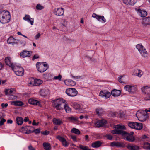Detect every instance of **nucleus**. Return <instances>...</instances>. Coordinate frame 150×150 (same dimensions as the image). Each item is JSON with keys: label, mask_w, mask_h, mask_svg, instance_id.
Returning <instances> with one entry per match:
<instances>
[{"label": "nucleus", "mask_w": 150, "mask_h": 150, "mask_svg": "<svg viewBox=\"0 0 150 150\" xmlns=\"http://www.w3.org/2000/svg\"><path fill=\"white\" fill-rule=\"evenodd\" d=\"M20 43L23 46H24L25 45L26 43V41L25 40H21L20 41Z\"/></svg>", "instance_id": "nucleus-57"}, {"label": "nucleus", "mask_w": 150, "mask_h": 150, "mask_svg": "<svg viewBox=\"0 0 150 150\" xmlns=\"http://www.w3.org/2000/svg\"><path fill=\"white\" fill-rule=\"evenodd\" d=\"M71 77L73 79H74L78 81L80 79L82 78L81 76H74L73 75H71Z\"/></svg>", "instance_id": "nucleus-48"}, {"label": "nucleus", "mask_w": 150, "mask_h": 150, "mask_svg": "<svg viewBox=\"0 0 150 150\" xmlns=\"http://www.w3.org/2000/svg\"><path fill=\"white\" fill-rule=\"evenodd\" d=\"M36 8L38 10H41L43 9L44 8V7L40 4H38L36 6Z\"/></svg>", "instance_id": "nucleus-52"}, {"label": "nucleus", "mask_w": 150, "mask_h": 150, "mask_svg": "<svg viewBox=\"0 0 150 150\" xmlns=\"http://www.w3.org/2000/svg\"><path fill=\"white\" fill-rule=\"evenodd\" d=\"M79 147L82 150H91L88 146L81 144L79 145Z\"/></svg>", "instance_id": "nucleus-46"}, {"label": "nucleus", "mask_w": 150, "mask_h": 150, "mask_svg": "<svg viewBox=\"0 0 150 150\" xmlns=\"http://www.w3.org/2000/svg\"><path fill=\"white\" fill-rule=\"evenodd\" d=\"M135 10L137 15L141 17H145L147 15V13L145 10L141 9L140 7L135 8Z\"/></svg>", "instance_id": "nucleus-12"}, {"label": "nucleus", "mask_w": 150, "mask_h": 150, "mask_svg": "<svg viewBox=\"0 0 150 150\" xmlns=\"http://www.w3.org/2000/svg\"><path fill=\"white\" fill-rule=\"evenodd\" d=\"M15 74L18 76H22L24 75V70L23 68L16 64L12 68Z\"/></svg>", "instance_id": "nucleus-10"}, {"label": "nucleus", "mask_w": 150, "mask_h": 150, "mask_svg": "<svg viewBox=\"0 0 150 150\" xmlns=\"http://www.w3.org/2000/svg\"><path fill=\"white\" fill-rule=\"evenodd\" d=\"M6 120L4 118L1 119L0 121V126L4 124V123L6 122Z\"/></svg>", "instance_id": "nucleus-55"}, {"label": "nucleus", "mask_w": 150, "mask_h": 150, "mask_svg": "<svg viewBox=\"0 0 150 150\" xmlns=\"http://www.w3.org/2000/svg\"><path fill=\"white\" fill-rule=\"evenodd\" d=\"M64 82L65 85L69 86H74L76 84V82L71 79L65 80Z\"/></svg>", "instance_id": "nucleus-23"}, {"label": "nucleus", "mask_w": 150, "mask_h": 150, "mask_svg": "<svg viewBox=\"0 0 150 150\" xmlns=\"http://www.w3.org/2000/svg\"><path fill=\"white\" fill-rule=\"evenodd\" d=\"M136 48L142 56L146 57L147 55V52L142 44H137L136 45Z\"/></svg>", "instance_id": "nucleus-9"}, {"label": "nucleus", "mask_w": 150, "mask_h": 150, "mask_svg": "<svg viewBox=\"0 0 150 150\" xmlns=\"http://www.w3.org/2000/svg\"><path fill=\"white\" fill-rule=\"evenodd\" d=\"M106 137L108 139L110 140H112L113 138L112 136L110 134H107Z\"/></svg>", "instance_id": "nucleus-56"}, {"label": "nucleus", "mask_w": 150, "mask_h": 150, "mask_svg": "<svg viewBox=\"0 0 150 150\" xmlns=\"http://www.w3.org/2000/svg\"><path fill=\"white\" fill-rule=\"evenodd\" d=\"M71 105L76 110H79L78 111L79 113L82 112L83 108L82 105L76 102H74L71 103Z\"/></svg>", "instance_id": "nucleus-19"}, {"label": "nucleus", "mask_w": 150, "mask_h": 150, "mask_svg": "<svg viewBox=\"0 0 150 150\" xmlns=\"http://www.w3.org/2000/svg\"><path fill=\"white\" fill-rule=\"evenodd\" d=\"M31 52L30 51H23L20 54L21 57L23 58L29 57L31 55Z\"/></svg>", "instance_id": "nucleus-24"}, {"label": "nucleus", "mask_w": 150, "mask_h": 150, "mask_svg": "<svg viewBox=\"0 0 150 150\" xmlns=\"http://www.w3.org/2000/svg\"><path fill=\"white\" fill-rule=\"evenodd\" d=\"M24 20L27 21L28 22H29L32 25H33L34 23V18H31L30 16L29 15H26L25 17L23 18Z\"/></svg>", "instance_id": "nucleus-28"}, {"label": "nucleus", "mask_w": 150, "mask_h": 150, "mask_svg": "<svg viewBox=\"0 0 150 150\" xmlns=\"http://www.w3.org/2000/svg\"><path fill=\"white\" fill-rule=\"evenodd\" d=\"M7 42L9 44H17L18 43V40L14 39L13 37H10L8 39Z\"/></svg>", "instance_id": "nucleus-31"}, {"label": "nucleus", "mask_w": 150, "mask_h": 150, "mask_svg": "<svg viewBox=\"0 0 150 150\" xmlns=\"http://www.w3.org/2000/svg\"><path fill=\"white\" fill-rule=\"evenodd\" d=\"M53 122L55 125H59L62 123V120L61 119L54 118Z\"/></svg>", "instance_id": "nucleus-36"}, {"label": "nucleus", "mask_w": 150, "mask_h": 150, "mask_svg": "<svg viewBox=\"0 0 150 150\" xmlns=\"http://www.w3.org/2000/svg\"><path fill=\"white\" fill-rule=\"evenodd\" d=\"M117 112H111V116L113 117L117 116Z\"/></svg>", "instance_id": "nucleus-58"}, {"label": "nucleus", "mask_w": 150, "mask_h": 150, "mask_svg": "<svg viewBox=\"0 0 150 150\" xmlns=\"http://www.w3.org/2000/svg\"><path fill=\"white\" fill-rule=\"evenodd\" d=\"M123 3L125 4H129V0H122Z\"/></svg>", "instance_id": "nucleus-59"}, {"label": "nucleus", "mask_w": 150, "mask_h": 150, "mask_svg": "<svg viewBox=\"0 0 150 150\" xmlns=\"http://www.w3.org/2000/svg\"><path fill=\"white\" fill-rule=\"evenodd\" d=\"M114 130H111V132L113 134H119L122 133V126L119 125H115L113 126Z\"/></svg>", "instance_id": "nucleus-13"}, {"label": "nucleus", "mask_w": 150, "mask_h": 150, "mask_svg": "<svg viewBox=\"0 0 150 150\" xmlns=\"http://www.w3.org/2000/svg\"><path fill=\"white\" fill-rule=\"evenodd\" d=\"M17 123L18 125H22L23 122V119L21 117H18L16 119Z\"/></svg>", "instance_id": "nucleus-37"}, {"label": "nucleus", "mask_w": 150, "mask_h": 150, "mask_svg": "<svg viewBox=\"0 0 150 150\" xmlns=\"http://www.w3.org/2000/svg\"><path fill=\"white\" fill-rule=\"evenodd\" d=\"M143 74V71L141 70L135 68L133 69L132 71V75L141 77Z\"/></svg>", "instance_id": "nucleus-15"}, {"label": "nucleus", "mask_w": 150, "mask_h": 150, "mask_svg": "<svg viewBox=\"0 0 150 150\" xmlns=\"http://www.w3.org/2000/svg\"><path fill=\"white\" fill-rule=\"evenodd\" d=\"M66 102L65 100L62 98L55 99L52 101V103L53 107L57 110H61L63 109L62 105Z\"/></svg>", "instance_id": "nucleus-3"}, {"label": "nucleus", "mask_w": 150, "mask_h": 150, "mask_svg": "<svg viewBox=\"0 0 150 150\" xmlns=\"http://www.w3.org/2000/svg\"><path fill=\"white\" fill-rule=\"evenodd\" d=\"M64 9L62 8H55L54 9V13L55 15L58 16H61L63 15Z\"/></svg>", "instance_id": "nucleus-20"}, {"label": "nucleus", "mask_w": 150, "mask_h": 150, "mask_svg": "<svg viewBox=\"0 0 150 150\" xmlns=\"http://www.w3.org/2000/svg\"><path fill=\"white\" fill-rule=\"evenodd\" d=\"M5 61L6 65L11 67L12 68L16 64L12 62L11 59L8 57H5Z\"/></svg>", "instance_id": "nucleus-22"}, {"label": "nucleus", "mask_w": 150, "mask_h": 150, "mask_svg": "<svg viewBox=\"0 0 150 150\" xmlns=\"http://www.w3.org/2000/svg\"><path fill=\"white\" fill-rule=\"evenodd\" d=\"M142 92L146 95L144 97L145 101H150V85L144 86L141 88Z\"/></svg>", "instance_id": "nucleus-4"}, {"label": "nucleus", "mask_w": 150, "mask_h": 150, "mask_svg": "<svg viewBox=\"0 0 150 150\" xmlns=\"http://www.w3.org/2000/svg\"><path fill=\"white\" fill-rule=\"evenodd\" d=\"M43 146L45 150H50L51 147L50 144L48 143L44 142Z\"/></svg>", "instance_id": "nucleus-38"}, {"label": "nucleus", "mask_w": 150, "mask_h": 150, "mask_svg": "<svg viewBox=\"0 0 150 150\" xmlns=\"http://www.w3.org/2000/svg\"><path fill=\"white\" fill-rule=\"evenodd\" d=\"M102 144L99 141H97L92 144V146L93 148H97L100 146Z\"/></svg>", "instance_id": "nucleus-35"}, {"label": "nucleus", "mask_w": 150, "mask_h": 150, "mask_svg": "<svg viewBox=\"0 0 150 150\" xmlns=\"http://www.w3.org/2000/svg\"><path fill=\"white\" fill-rule=\"evenodd\" d=\"M41 133L45 135H47L49 134V132L47 130H46L44 132H42Z\"/></svg>", "instance_id": "nucleus-61"}, {"label": "nucleus", "mask_w": 150, "mask_h": 150, "mask_svg": "<svg viewBox=\"0 0 150 150\" xmlns=\"http://www.w3.org/2000/svg\"><path fill=\"white\" fill-rule=\"evenodd\" d=\"M141 24L143 27H146L150 25V16L146 17L143 19L141 21Z\"/></svg>", "instance_id": "nucleus-18"}, {"label": "nucleus", "mask_w": 150, "mask_h": 150, "mask_svg": "<svg viewBox=\"0 0 150 150\" xmlns=\"http://www.w3.org/2000/svg\"><path fill=\"white\" fill-rule=\"evenodd\" d=\"M11 105L16 106H22L24 105V103L20 101H15L10 102Z\"/></svg>", "instance_id": "nucleus-27"}, {"label": "nucleus", "mask_w": 150, "mask_h": 150, "mask_svg": "<svg viewBox=\"0 0 150 150\" xmlns=\"http://www.w3.org/2000/svg\"><path fill=\"white\" fill-rule=\"evenodd\" d=\"M36 65L37 70L40 73L44 72L48 68L47 64L45 62H38L36 63Z\"/></svg>", "instance_id": "nucleus-6"}, {"label": "nucleus", "mask_w": 150, "mask_h": 150, "mask_svg": "<svg viewBox=\"0 0 150 150\" xmlns=\"http://www.w3.org/2000/svg\"><path fill=\"white\" fill-rule=\"evenodd\" d=\"M111 95L114 97L119 96L121 93V91L116 89H113L111 92Z\"/></svg>", "instance_id": "nucleus-30"}, {"label": "nucleus", "mask_w": 150, "mask_h": 150, "mask_svg": "<svg viewBox=\"0 0 150 150\" xmlns=\"http://www.w3.org/2000/svg\"><path fill=\"white\" fill-rule=\"evenodd\" d=\"M134 133L133 132L129 133H127L125 131H122V138L129 142H132L135 140V138L133 136Z\"/></svg>", "instance_id": "nucleus-5"}, {"label": "nucleus", "mask_w": 150, "mask_h": 150, "mask_svg": "<svg viewBox=\"0 0 150 150\" xmlns=\"http://www.w3.org/2000/svg\"><path fill=\"white\" fill-rule=\"evenodd\" d=\"M34 132L35 134H38L40 132V130L39 129H36L34 130H33V132Z\"/></svg>", "instance_id": "nucleus-60"}, {"label": "nucleus", "mask_w": 150, "mask_h": 150, "mask_svg": "<svg viewBox=\"0 0 150 150\" xmlns=\"http://www.w3.org/2000/svg\"><path fill=\"white\" fill-rule=\"evenodd\" d=\"M96 112L97 114L101 116L103 112V110L101 108H98L96 109Z\"/></svg>", "instance_id": "nucleus-39"}, {"label": "nucleus", "mask_w": 150, "mask_h": 150, "mask_svg": "<svg viewBox=\"0 0 150 150\" xmlns=\"http://www.w3.org/2000/svg\"><path fill=\"white\" fill-rule=\"evenodd\" d=\"M67 21L64 19H63L62 20V24L64 26H65L67 23Z\"/></svg>", "instance_id": "nucleus-54"}, {"label": "nucleus", "mask_w": 150, "mask_h": 150, "mask_svg": "<svg viewBox=\"0 0 150 150\" xmlns=\"http://www.w3.org/2000/svg\"><path fill=\"white\" fill-rule=\"evenodd\" d=\"M127 147L130 150H138L140 149L139 146L135 145L129 144L127 146Z\"/></svg>", "instance_id": "nucleus-29"}, {"label": "nucleus", "mask_w": 150, "mask_h": 150, "mask_svg": "<svg viewBox=\"0 0 150 150\" xmlns=\"http://www.w3.org/2000/svg\"><path fill=\"white\" fill-rule=\"evenodd\" d=\"M128 125L131 128L137 130H141L143 128L142 124L141 123L130 122H128Z\"/></svg>", "instance_id": "nucleus-8"}, {"label": "nucleus", "mask_w": 150, "mask_h": 150, "mask_svg": "<svg viewBox=\"0 0 150 150\" xmlns=\"http://www.w3.org/2000/svg\"><path fill=\"white\" fill-rule=\"evenodd\" d=\"M110 146L112 147H121L122 146V144L119 142H112L110 143Z\"/></svg>", "instance_id": "nucleus-34"}, {"label": "nucleus", "mask_w": 150, "mask_h": 150, "mask_svg": "<svg viewBox=\"0 0 150 150\" xmlns=\"http://www.w3.org/2000/svg\"><path fill=\"white\" fill-rule=\"evenodd\" d=\"M68 119L70 121H76L78 119L77 118L74 117H70L68 118Z\"/></svg>", "instance_id": "nucleus-53"}, {"label": "nucleus", "mask_w": 150, "mask_h": 150, "mask_svg": "<svg viewBox=\"0 0 150 150\" xmlns=\"http://www.w3.org/2000/svg\"><path fill=\"white\" fill-rule=\"evenodd\" d=\"M143 148L146 150H150V143L148 142H145L143 145Z\"/></svg>", "instance_id": "nucleus-42"}, {"label": "nucleus", "mask_w": 150, "mask_h": 150, "mask_svg": "<svg viewBox=\"0 0 150 150\" xmlns=\"http://www.w3.org/2000/svg\"><path fill=\"white\" fill-rule=\"evenodd\" d=\"M18 93H17L16 94H13L10 95L9 98L12 100H16L18 99Z\"/></svg>", "instance_id": "nucleus-40"}, {"label": "nucleus", "mask_w": 150, "mask_h": 150, "mask_svg": "<svg viewBox=\"0 0 150 150\" xmlns=\"http://www.w3.org/2000/svg\"><path fill=\"white\" fill-rule=\"evenodd\" d=\"M64 109L67 113H69L71 112V109L67 104H65L64 105Z\"/></svg>", "instance_id": "nucleus-45"}, {"label": "nucleus", "mask_w": 150, "mask_h": 150, "mask_svg": "<svg viewBox=\"0 0 150 150\" xmlns=\"http://www.w3.org/2000/svg\"><path fill=\"white\" fill-rule=\"evenodd\" d=\"M39 56L38 54H35L33 56V60H34L35 59L39 58Z\"/></svg>", "instance_id": "nucleus-63"}, {"label": "nucleus", "mask_w": 150, "mask_h": 150, "mask_svg": "<svg viewBox=\"0 0 150 150\" xmlns=\"http://www.w3.org/2000/svg\"><path fill=\"white\" fill-rule=\"evenodd\" d=\"M11 15L9 12L6 10L0 11V22L2 24L7 23L9 22Z\"/></svg>", "instance_id": "nucleus-1"}, {"label": "nucleus", "mask_w": 150, "mask_h": 150, "mask_svg": "<svg viewBox=\"0 0 150 150\" xmlns=\"http://www.w3.org/2000/svg\"><path fill=\"white\" fill-rule=\"evenodd\" d=\"M62 78V76L61 75L59 74L58 76H55L54 77L53 79L54 80H57L59 81H60L61 80Z\"/></svg>", "instance_id": "nucleus-49"}, {"label": "nucleus", "mask_w": 150, "mask_h": 150, "mask_svg": "<svg viewBox=\"0 0 150 150\" xmlns=\"http://www.w3.org/2000/svg\"><path fill=\"white\" fill-rule=\"evenodd\" d=\"M16 93L15 89L14 88H11L9 89H6L5 91V93L6 95H10L16 94Z\"/></svg>", "instance_id": "nucleus-26"}, {"label": "nucleus", "mask_w": 150, "mask_h": 150, "mask_svg": "<svg viewBox=\"0 0 150 150\" xmlns=\"http://www.w3.org/2000/svg\"><path fill=\"white\" fill-rule=\"evenodd\" d=\"M8 106V104L7 103L4 104L3 103L1 104V106L2 108H6Z\"/></svg>", "instance_id": "nucleus-62"}, {"label": "nucleus", "mask_w": 150, "mask_h": 150, "mask_svg": "<svg viewBox=\"0 0 150 150\" xmlns=\"http://www.w3.org/2000/svg\"><path fill=\"white\" fill-rule=\"evenodd\" d=\"M106 123L107 121L104 119L97 120L96 122L95 125L97 127H100L104 126Z\"/></svg>", "instance_id": "nucleus-21"}, {"label": "nucleus", "mask_w": 150, "mask_h": 150, "mask_svg": "<svg viewBox=\"0 0 150 150\" xmlns=\"http://www.w3.org/2000/svg\"><path fill=\"white\" fill-rule=\"evenodd\" d=\"M99 96L101 98L107 99L111 96V93L108 91L105 90L101 91L99 93Z\"/></svg>", "instance_id": "nucleus-14"}, {"label": "nucleus", "mask_w": 150, "mask_h": 150, "mask_svg": "<svg viewBox=\"0 0 150 150\" xmlns=\"http://www.w3.org/2000/svg\"><path fill=\"white\" fill-rule=\"evenodd\" d=\"M124 89L132 94L136 93L138 90L137 86L134 85H126L124 87Z\"/></svg>", "instance_id": "nucleus-7"}, {"label": "nucleus", "mask_w": 150, "mask_h": 150, "mask_svg": "<svg viewBox=\"0 0 150 150\" xmlns=\"http://www.w3.org/2000/svg\"><path fill=\"white\" fill-rule=\"evenodd\" d=\"M71 132L74 133L77 135H79L80 134V131L78 129L75 128H73L71 130Z\"/></svg>", "instance_id": "nucleus-41"}, {"label": "nucleus", "mask_w": 150, "mask_h": 150, "mask_svg": "<svg viewBox=\"0 0 150 150\" xmlns=\"http://www.w3.org/2000/svg\"><path fill=\"white\" fill-rule=\"evenodd\" d=\"M92 17L96 18L98 21L100 22H101L102 23H105L106 21V19L103 16L98 15L94 13L92 15Z\"/></svg>", "instance_id": "nucleus-17"}, {"label": "nucleus", "mask_w": 150, "mask_h": 150, "mask_svg": "<svg viewBox=\"0 0 150 150\" xmlns=\"http://www.w3.org/2000/svg\"><path fill=\"white\" fill-rule=\"evenodd\" d=\"M66 94L69 96L74 97L78 94V92L75 88H69L67 89L65 91Z\"/></svg>", "instance_id": "nucleus-11"}, {"label": "nucleus", "mask_w": 150, "mask_h": 150, "mask_svg": "<svg viewBox=\"0 0 150 150\" xmlns=\"http://www.w3.org/2000/svg\"><path fill=\"white\" fill-rule=\"evenodd\" d=\"M136 115L138 120L140 122L146 121L149 117L148 113L142 110H138L136 114Z\"/></svg>", "instance_id": "nucleus-2"}, {"label": "nucleus", "mask_w": 150, "mask_h": 150, "mask_svg": "<svg viewBox=\"0 0 150 150\" xmlns=\"http://www.w3.org/2000/svg\"><path fill=\"white\" fill-rule=\"evenodd\" d=\"M71 137L73 141L77 142L78 139L77 136L74 135H71Z\"/></svg>", "instance_id": "nucleus-50"}, {"label": "nucleus", "mask_w": 150, "mask_h": 150, "mask_svg": "<svg viewBox=\"0 0 150 150\" xmlns=\"http://www.w3.org/2000/svg\"><path fill=\"white\" fill-rule=\"evenodd\" d=\"M35 85L36 86L41 84L43 83V81L41 80L40 79H35Z\"/></svg>", "instance_id": "nucleus-44"}, {"label": "nucleus", "mask_w": 150, "mask_h": 150, "mask_svg": "<svg viewBox=\"0 0 150 150\" xmlns=\"http://www.w3.org/2000/svg\"><path fill=\"white\" fill-rule=\"evenodd\" d=\"M29 127L26 126L24 127H22L20 129V131L21 132H23L24 133L29 134L32 132V131L30 130H28V128Z\"/></svg>", "instance_id": "nucleus-32"}, {"label": "nucleus", "mask_w": 150, "mask_h": 150, "mask_svg": "<svg viewBox=\"0 0 150 150\" xmlns=\"http://www.w3.org/2000/svg\"><path fill=\"white\" fill-rule=\"evenodd\" d=\"M129 5L133 6L137 3V0H129Z\"/></svg>", "instance_id": "nucleus-51"}, {"label": "nucleus", "mask_w": 150, "mask_h": 150, "mask_svg": "<svg viewBox=\"0 0 150 150\" xmlns=\"http://www.w3.org/2000/svg\"><path fill=\"white\" fill-rule=\"evenodd\" d=\"M28 102L29 104L34 105H39L40 104V103L38 101L32 99H29L28 100Z\"/></svg>", "instance_id": "nucleus-33"}, {"label": "nucleus", "mask_w": 150, "mask_h": 150, "mask_svg": "<svg viewBox=\"0 0 150 150\" xmlns=\"http://www.w3.org/2000/svg\"><path fill=\"white\" fill-rule=\"evenodd\" d=\"M56 138L61 142L63 146L67 147L69 146V143L63 137L60 135H58L56 137Z\"/></svg>", "instance_id": "nucleus-16"}, {"label": "nucleus", "mask_w": 150, "mask_h": 150, "mask_svg": "<svg viewBox=\"0 0 150 150\" xmlns=\"http://www.w3.org/2000/svg\"><path fill=\"white\" fill-rule=\"evenodd\" d=\"M141 139L142 141H148L149 139V137L145 135H142L141 137Z\"/></svg>", "instance_id": "nucleus-47"}, {"label": "nucleus", "mask_w": 150, "mask_h": 150, "mask_svg": "<svg viewBox=\"0 0 150 150\" xmlns=\"http://www.w3.org/2000/svg\"><path fill=\"white\" fill-rule=\"evenodd\" d=\"M35 79L33 78L30 79L29 81L28 85L29 86H35Z\"/></svg>", "instance_id": "nucleus-43"}, {"label": "nucleus", "mask_w": 150, "mask_h": 150, "mask_svg": "<svg viewBox=\"0 0 150 150\" xmlns=\"http://www.w3.org/2000/svg\"><path fill=\"white\" fill-rule=\"evenodd\" d=\"M40 93L42 96H45L49 93V89L46 88L42 89L40 90Z\"/></svg>", "instance_id": "nucleus-25"}, {"label": "nucleus", "mask_w": 150, "mask_h": 150, "mask_svg": "<svg viewBox=\"0 0 150 150\" xmlns=\"http://www.w3.org/2000/svg\"><path fill=\"white\" fill-rule=\"evenodd\" d=\"M28 148L29 150H35V149L31 145H30L28 146Z\"/></svg>", "instance_id": "nucleus-64"}]
</instances>
